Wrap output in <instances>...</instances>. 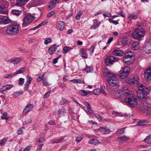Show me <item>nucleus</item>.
<instances>
[{"mask_svg": "<svg viewBox=\"0 0 151 151\" xmlns=\"http://www.w3.org/2000/svg\"><path fill=\"white\" fill-rule=\"evenodd\" d=\"M47 22L48 21L47 20H44L38 25L34 27L32 30H35L40 27L41 26L46 25L47 23Z\"/></svg>", "mask_w": 151, "mask_h": 151, "instance_id": "b1692460", "label": "nucleus"}, {"mask_svg": "<svg viewBox=\"0 0 151 151\" xmlns=\"http://www.w3.org/2000/svg\"><path fill=\"white\" fill-rule=\"evenodd\" d=\"M131 59H129L126 58V57H124L123 61L125 62V63L127 64L130 65L131 63L130 60Z\"/></svg>", "mask_w": 151, "mask_h": 151, "instance_id": "79ce46f5", "label": "nucleus"}, {"mask_svg": "<svg viewBox=\"0 0 151 151\" xmlns=\"http://www.w3.org/2000/svg\"><path fill=\"white\" fill-rule=\"evenodd\" d=\"M7 139L6 138H4L0 140V145L2 146L4 145L7 141Z\"/></svg>", "mask_w": 151, "mask_h": 151, "instance_id": "c03bdc74", "label": "nucleus"}, {"mask_svg": "<svg viewBox=\"0 0 151 151\" xmlns=\"http://www.w3.org/2000/svg\"><path fill=\"white\" fill-rule=\"evenodd\" d=\"M125 128H122L121 129H118L116 131V133L118 135L121 134L124 132Z\"/></svg>", "mask_w": 151, "mask_h": 151, "instance_id": "58836bf2", "label": "nucleus"}, {"mask_svg": "<svg viewBox=\"0 0 151 151\" xmlns=\"http://www.w3.org/2000/svg\"><path fill=\"white\" fill-rule=\"evenodd\" d=\"M107 81L109 85L111 86H115L119 83V80L117 75L112 74L107 78Z\"/></svg>", "mask_w": 151, "mask_h": 151, "instance_id": "20e7f679", "label": "nucleus"}, {"mask_svg": "<svg viewBox=\"0 0 151 151\" xmlns=\"http://www.w3.org/2000/svg\"><path fill=\"white\" fill-rule=\"evenodd\" d=\"M145 46L143 47V50L147 54H150L151 53V45L149 43H145Z\"/></svg>", "mask_w": 151, "mask_h": 151, "instance_id": "ddd939ff", "label": "nucleus"}, {"mask_svg": "<svg viewBox=\"0 0 151 151\" xmlns=\"http://www.w3.org/2000/svg\"><path fill=\"white\" fill-rule=\"evenodd\" d=\"M81 56L84 58H87L88 57V55L87 54V52L86 51L83 49H82L81 50Z\"/></svg>", "mask_w": 151, "mask_h": 151, "instance_id": "c9c22d12", "label": "nucleus"}, {"mask_svg": "<svg viewBox=\"0 0 151 151\" xmlns=\"http://www.w3.org/2000/svg\"><path fill=\"white\" fill-rule=\"evenodd\" d=\"M133 56V53L129 52L125 53L124 57L129 59H131Z\"/></svg>", "mask_w": 151, "mask_h": 151, "instance_id": "a19ab883", "label": "nucleus"}, {"mask_svg": "<svg viewBox=\"0 0 151 151\" xmlns=\"http://www.w3.org/2000/svg\"><path fill=\"white\" fill-rule=\"evenodd\" d=\"M65 26V22L63 21H60L57 22L56 25V28L60 31L63 30Z\"/></svg>", "mask_w": 151, "mask_h": 151, "instance_id": "4468645a", "label": "nucleus"}, {"mask_svg": "<svg viewBox=\"0 0 151 151\" xmlns=\"http://www.w3.org/2000/svg\"><path fill=\"white\" fill-rule=\"evenodd\" d=\"M100 92L101 93L104 94V95H105L106 93L102 86L101 87L100 89Z\"/></svg>", "mask_w": 151, "mask_h": 151, "instance_id": "338daca9", "label": "nucleus"}, {"mask_svg": "<svg viewBox=\"0 0 151 151\" xmlns=\"http://www.w3.org/2000/svg\"><path fill=\"white\" fill-rule=\"evenodd\" d=\"M20 28V26L17 23H12L7 26L6 32L9 35H15L19 33Z\"/></svg>", "mask_w": 151, "mask_h": 151, "instance_id": "f03ea898", "label": "nucleus"}, {"mask_svg": "<svg viewBox=\"0 0 151 151\" xmlns=\"http://www.w3.org/2000/svg\"><path fill=\"white\" fill-rule=\"evenodd\" d=\"M30 0H17L15 5L17 6L22 7L26 3H27Z\"/></svg>", "mask_w": 151, "mask_h": 151, "instance_id": "f3484780", "label": "nucleus"}, {"mask_svg": "<svg viewBox=\"0 0 151 151\" xmlns=\"http://www.w3.org/2000/svg\"><path fill=\"white\" fill-rule=\"evenodd\" d=\"M70 81L71 82L75 83H82V81L81 80L79 79H73L70 80Z\"/></svg>", "mask_w": 151, "mask_h": 151, "instance_id": "a18cd8bd", "label": "nucleus"}, {"mask_svg": "<svg viewBox=\"0 0 151 151\" xmlns=\"http://www.w3.org/2000/svg\"><path fill=\"white\" fill-rule=\"evenodd\" d=\"M83 14V12L81 10H79L78 13L75 17V18L77 20H79L81 16Z\"/></svg>", "mask_w": 151, "mask_h": 151, "instance_id": "ea45409f", "label": "nucleus"}, {"mask_svg": "<svg viewBox=\"0 0 151 151\" xmlns=\"http://www.w3.org/2000/svg\"><path fill=\"white\" fill-rule=\"evenodd\" d=\"M99 130L104 134H108L111 132L110 129L103 127H100L99 128Z\"/></svg>", "mask_w": 151, "mask_h": 151, "instance_id": "aec40b11", "label": "nucleus"}, {"mask_svg": "<svg viewBox=\"0 0 151 151\" xmlns=\"http://www.w3.org/2000/svg\"><path fill=\"white\" fill-rule=\"evenodd\" d=\"M100 25V22H99L98 23L95 25H93L91 27V29H95L98 27Z\"/></svg>", "mask_w": 151, "mask_h": 151, "instance_id": "09e8293b", "label": "nucleus"}, {"mask_svg": "<svg viewBox=\"0 0 151 151\" xmlns=\"http://www.w3.org/2000/svg\"><path fill=\"white\" fill-rule=\"evenodd\" d=\"M112 54L113 55L118 56H121L123 54V52L119 50H114Z\"/></svg>", "mask_w": 151, "mask_h": 151, "instance_id": "a878e982", "label": "nucleus"}, {"mask_svg": "<svg viewBox=\"0 0 151 151\" xmlns=\"http://www.w3.org/2000/svg\"><path fill=\"white\" fill-rule=\"evenodd\" d=\"M89 143L91 144L96 145L99 143V141L96 139L93 138L89 141Z\"/></svg>", "mask_w": 151, "mask_h": 151, "instance_id": "7c9ffc66", "label": "nucleus"}, {"mask_svg": "<svg viewBox=\"0 0 151 151\" xmlns=\"http://www.w3.org/2000/svg\"><path fill=\"white\" fill-rule=\"evenodd\" d=\"M52 41V40L51 38H48L45 40L44 42V43L45 45H47L51 42Z\"/></svg>", "mask_w": 151, "mask_h": 151, "instance_id": "8fccbe9b", "label": "nucleus"}, {"mask_svg": "<svg viewBox=\"0 0 151 151\" xmlns=\"http://www.w3.org/2000/svg\"><path fill=\"white\" fill-rule=\"evenodd\" d=\"M64 139V138H61L58 139H54L52 140L50 143L51 144L58 143L61 142Z\"/></svg>", "mask_w": 151, "mask_h": 151, "instance_id": "393cba45", "label": "nucleus"}, {"mask_svg": "<svg viewBox=\"0 0 151 151\" xmlns=\"http://www.w3.org/2000/svg\"><path fill=\"white\" fill-rule=\"evenodd\" d=\"M27 80L26 83H25V86L24 88V90L26 91L28 89L29 85L30 84L31 81L32 80V78L30 76H27Z\"/></svg>", "mask_w": 151, "mask_h": 151, "instance_id": "2eb2a0df", "label": "nucleus"}, {"mask_svg": "<svg viewBox=\"0 0 151 151\" xmlns=\"http://www.w3.org/2000/svg\"><path fill=\"white\" fill-rule=\"evenodd\" d=\"M34 105L29 104L27 105L25 108L23 110V112L24 114H27L33 108Z\"/></svg>", "mask_w": 151, "mask_h": 151, "instance_id": "dca6fc26", "label": "nucleus"}, {"mask_svg": "<svg viewBox=\"0 0 151 151\" xmlns=\"http://www.w3.org/2000/svg\"><path fill=\"white\" fill-rule=\"evenodd\" d=\"M121 42L123 46H126L128 43V40L126 37H123L121 39Z\"/></svg>", "mask_w": 151, "mask_h": 151, "instance_id": "412c9836", "label": "nucleus"}, {"mask_svg": "<svg viewBox=\"0 0 151 151\" xmlns=\"http://www.w3.org/2000/svg\"><path fill=\"white\" fill-rule=\"evenodd\" d=\"M11 13L14 15L18 16L22 13V12L21 11L14 9L13 10Z\"/></svg>", "mask_w": 151, "mask_h": 151, "instance_id": "4c0bfd02", "label": "nucleus"}, {"mask_svg": "<svg viewBox=\"0 0 151 151\" xmlns=\"http://www.w3.org/2000/svg\"><path fill=\"white\" fill-rule=\"evenodd\" d=\"M60 0H51L49 3L48 7L49 8L52 9L55 6V4L58 3Z\"/></svg>", "mask_w": 151, "mask_h": 151, "instance_id": "6ab92c4d", "label": "nucleus"}, {"mask_svg": "<svg viewBox=\"0 0 151 151\" xmlns=\"http://www.w3.org/2000/svg\"><path fill=\"white\" fill-rule=\"evenodd\" d=\"M126 102L131 107H134L137 104V99L132 94L129 93L125 99Z\"/></svg>", "mask_w": 151, "mask_h": 151, "instance_id": "7ed1b4c3", "label": "nucleus"}, {"mask_svg": "<svg viewBox=\"0 0 151 151\" xmlns=\"http://www.w3.org/2000/svg\"><path fill=\"white\" fill-rule=\"evenodd\" d=\"M103 73L106 77H107L109 75L110 76L113 74L109 70L106 69H104L103 70Z\"/></svg>", "mask_w": 151, "mask_h": 151, "instance_id": "cd10ccee", "label": "nucleus"}, {"mask_svg": "<svg viewBox=\"0 0 151 151\" xmlns=\"http://www.w3.org/2000/svg\"><path fill=\"white\" fill-rule=\"evenodd\" d=\"M23 93L22 91H18L14 92L12 94V96L15 97L18 96L22 95Z\"/></svg>", "mask_w": 151, "mask_h": 151, "instance_id": "c756f323", "label": "nucleus"}, {"mask_svg": "<svg viewBox=\"0 0 151 151\" xmlns=\"http://www.w3.org/2000/svg\"><path fill=\"white\" fill-rule=\"evenodd\" d=\"M145 113L147 115H151V108L148 107H147L145 109Z\"/></svg>", "mask_w": 151, "mask_h": 151, "instance_id": "37998d69", "label": "nucleus"}, {"mask_svg": "<svg viewBox=\"0 0 151 151\" xmlns=\"http://www.w3.org/2000/svg\"><path fill=\"white\" fill-rule=\"evenodd\" d=\"M6 87V90H9L13 87V85L11 84H7L4 85Z\"/></svg>", "mask_w": 151, "mask_h": 151, "instance_id": "4d7b16f0", "label": "nucleus"}, {"mask_svg": "<svg viewBox=\"0 0 151 151\" xmlns=\"http://www.w3.org/2000/svg\"><path fill=\"white\" fill-rule=\"evenodd\" d=\"M139 42L138 41H135L132 45V49L133 50H137L138 48Z\"/></svg>", "mask_w": 151, "mask_h": 151, "instance_id": "4be33fe9", "label": "nucleus"}, {"mask_svg": "<svg viewBox=\"0 0 151 151\" xmlns=\"http://www.w3.org/2000/svg\"><path fill=\"white\" fill-rule=\"evenodd\" d=\"M6 87L4 85L3 86L0 88L1 90L0 91V93H2L3 92L5 91L6 90Z\"/></svg>", "mask_w": 151, "mask_h": 151, "instance_id": "0e129e2a", "label": "nucleus"}, {"mask_svg": "<svg viewBox=\"0 0 151 151\" xmlns=\"http://www.w3.org/2000/svg\"><path fill=\"white\" fill-rule=\"evenodd\" d=\"M26 70L25 68H22L16 71L15 73V74L17 75L19 74L24 73Z\"/></svg>", "mask_w": 151, "mask_h": 151, "instance_id": "f704fd0d", "label": "nucleus"}, {"mask_svg": "<svg viewBox=\"0 0 151 151\" xmlns=\"http://www.w3.org/2000/svg\"><path fill=\"white\" fill-rule=\"evenodd\" d=\"M118 58L112 56H109L105 59L104 61L105 65L107 66H110L114 63L117 61Z\"/></svg>", "mask_w": 151, "mask_h": 151, "instance_id": "0eeeda50", "label": "nucleus"}, {"mask_svg": "<svg viewBox=\"0 0 151 151\" xmlns=\"http://www.w3.org/2000/svg\"><path fill=\"white\" fill-rule=\"evenodd\" d=\"M94 47L93 46H91V47L88 50V51L89 52L91 53H92L94 51Z\"/></svg>", "mask_w": 151, "mask_h": 151, "instance_id": "774afa93", "label": "nucleus"}, {"mask_svg": "<svg viewBox=\"0 0 151 151\" xmlns=\"http://www.w3.org/2000/svg\"><path fill=\"white\" fill-rule=\"evenodd\" d=\"M79 92L81 95L84 96L87 95L90 93V92L89 91H86L83 90H80Z\"/></svg>", "mask_w": 151, "mask_h": 151, "instance_id": "c85d7f7f", "label": "nucleus"}, {"mask_svg": "<svg viewBox=\"0 0 151 151\" xmlns=\"http://www.w3.org/2000/svg\"><path fill=\"white\" fill-rule=\"evenodd\" d=\"M93 69L91 67L88 66H86V68L84 69L85 71L87 73L93 71Z\"/></svg>", "mask_w": 151, "mask_h": 151, "instance_id": "49530a36", "label": "nucleus"}, {"mask_svg": "<svg viewBox=\"0 0 151 151\" xmlns=\"http://www.w3.org/2000/svg\"><path fill=\"white\" fill-rule=\"evenodd\" d=\"M139 80L138 76L136 75H132L130 78L127 80V82L130 85H133L137 83Z\"/></svg>", "mask_w": 151, "mask_h": 151, "instance_id": "9b49d317", "label": "nucleus"}, {"mask_svg": "<svg viewBox=\"0 0 151 151\" xmlns=\"http://www.w3.org/2000/svg\"><path fill=\"white\" fill-rule=\"evenodd\" d=\"M144 74L146 81H148L151 80V66L146 69Z\"/></svg>", "mask_w": 151, "mask_h": 151, "instance_id": "1a4fd4ad", "label": "nucleus"}, {"mask_svg": "<svg viewBox=\"0 0 151 151\" xmlns=\"http://www.w3.org/2000/svg\"><path fill=\"white\" fill-rule=\"evenodd\" d=\"M67 100L65 99H62L61 100L60 103L62 105H63L67 103Z\"/></svg>", "mask_w": 151, "mask_h": 151, "instance_id": "e2e57ef3", "label": "nucleus"}, {"mask_svg": "<svg viewBox=\"0 0 151 151\" xmlns=\"http://www.w3.org/2000/svg\"><path fill=\"white\" fill-rule=\"evenodd\" d=\"M145 34V31L143 29H136L135 30L133 34L134 38L137 40H139L142 38Z\"/></svg>", "mask_w": 151, "mask_h": 151, "instance_id": "39448f33", "label": "nucleus"}, {"mask_svg": "<svg viewBox=\"0 0 151 151\" xmlns=\"http://www.w3.org/2000/svg\"><path fill=\"white\" fill-rule=\"evenodd\" d=\"M15 75L14 73L11 74H6L4 75V77L5 78H9L12 77Z\"/></svg>", "mask_w": 151, "mask_h": 151, "instance_id": "5fc2aeb1", "label": "nucleus"}, {"mask_svg": "<svg viewBox=\"0 0 151 151\" xmlns=\"http://www.w3.org/2000/svg\"><path fill=\"white\" fill-rule=\"evenodd\" d=\"M114 95L115 96L116 99L119 98L121 96L120 94V93L119 92H116L114 93Z\"/></svg>", "mask_w": 151, "mask_h": 151, "instance_id": "052dcab7", "label": "nucleus"}, {"mask_svg": "<svg viewBox=\"0 0 151 151\" xmlns=\"http://www.w3.org/2000/svg\"><path fill=\"white\" fill-rule=\"evenodd\" d=\"M138 15L137 14L133 13L129 14L127 17L129 20L135 19L137 18Z\"/></svg>", "mask_w": 151, "mask_h": 151, "instance_id": "5701e85b", "label": "nucleus"}, {"mask_svg": "<svg viewBox=\"0 0 151 151\" xmlns=\"http://www.w3.org/2000/svg\"><path fill=\"white\" fill-rule=\"evenodd\" d=\"M1 4L0 5V13L3 14H7L8 10L6 8L9 5V2L5 0L0 1Z\"/></svg>", "mask_w": 151, "mask_h": 151, "instance_id": "423d86ee", "label": "nucleus"}, {"mask_svg": "<svg viewBox=\"0 0 151 151\" xmlns=\"http://www.w3.org/2000/svg\"><path fill=\"white\" fill-rule=\"evenodd\" d=\"M47 78H45L42 80L43 84L45 86H47L49 85L48 83L47 82Z\"/></svg>", "mask_w": 151, "mask_h": 151, "instance_id": "864d4df0", "label": "nucleus"}, {"mask_svg": "<svg viewBox=\"0 0 151 151\" xmlns=\"http://www.w3.org/2000/svg\"><path fill=\"white\" fill-rule=\"evenodd\" d=\"M138 87V91L137 92L138 98L141 100L146 101L147 96L150 94L151 91L150 88L146 87L142 84Z\"/></svg>", "mask_w": 151, "mask_h": 151, "instance_id": "f257e3e1", "label": "nucleus"}, {"mask_svg": "<svg viewBox=\"0 0 151 151\" xmlns=\"http://www.w3.org/2000/svg\"><path fill=\"white\" fill-rule=\"evenodd\" d=\"M87 111H86V112L87 114H88V113H89L90 114H93V111L91 109V107H90L89 108H87Z\"/></svg>", "mask_w": 151, "mask_h": 151, "instance_id": "13d9d810", "label": "nucleus"}, {"mask_svg": "<svg viewBox=\"0 0 151 151\" xmlns=\"http://www.w3.org/2000/svg\"><path fill=\"white\" fill-rule=\"evenodd\" d=\"M58 46L59 45L56 46L55 44L52 45L48 49V53L51 55H52L55 52Z\"/></svg>", "mask_w": 151, "mask_h": 151, "instance_id": "a211bd4d", "label": "nucleus"}, {"mask_svg": "<svg viewBox=\"0 0 151 151\" xmlns=\"http://www.w3.org/2000/svg\"><path fill=\"white\" fill-rule=\"evenodd\" d=\"M66 110L64 109H61L58 110V112L60 115H63Z\"/></svg>", "mask_w": 151, "mask_h": 151, "instance_id": "603ef678", "label": "nucleus"}, {"mask_svg": "<svg viewBox=\"0 0 151 151\" xmlns=\"http://www.w3.org/2000/svg\"><path fill=\"white\" fill-rule=\"evenodd\" d=\"M94 115L96 118L100 121H101L102 119V117L98 114H94Z\"/></svg>", "mask_w": 151, "mask_h": 151, "instance_id": "6e6d98bb", "label": "nucleus"}, {"mask_svg": "<svg viewBox=\"0 0 151 151\" xmlns=\"http://www.w3.org/2000/svg\"><path fill=\"white\" fill-rule=\"evenodd\" d=\"M145 142L147 143H151V138L150 136H147L145 139Z\"/></svg>", "mask_w": 151, "mask_h": 151, "instance_id": "de8ad7c7", "label": "nucleus"}, {"mask_svg": "<svg viewBox=\"0 0 151 151\" xmlns=\"http://www.w3.org/2000/svg\"><path fill=\"white\" fill-rule=\"evenodd\" d=\"M118 139L124 142L127 141L129 139V137H127L125 135H124L122 136L118 137Z\"/></svg>", "mask_w": 151, "mask_h": 151, "instance_id": "72a5a7b5", "label": "nucleus"}, {"mask_svg": "<svg viewBox=\"0 0 151 151\" xmlns=\"http://www.w3.org/2000/svg\"><path fill=\"white\" fill-rule=\"evenodd\" d=\"M19 85H22L24 83V80L23 78H20L19 79Z\"/></svg>", "mask_w": 151, "mask_h": 151, "instance_id": "680f3d73", "label": "nucleus"}, {"mask_svg": "<svg viewBox=\"0 0 151 151\" xmlns=\"http://www.w3.org/2000/svg\"><path fill=\"white\" fill-rule=\"evenodd\" d=\"M72 49L73 48L72 47H70L67 46H65L63 48V53L66 54L70 50Z\"/></svg>", "mask_w": 151, "mask_h": 151, "instance_id": "473e14b6", "label": "nucleus"}, {"mask_svg": "<svg viewBox=\"0 0 151 151\" xmlns=\"http://www.w3.org/2000/svg\"><path fill=\"white\" fill-rule=\"evenodd\" d=\"M146 122V120H141L138 122L137 124L138 126H143L145 124Z\"/></svg>", "mask_w": 151, "mask_h": 151, "instance_id": "3c124183", "label": "nucleus"}, {"mask_svg": "<svg viewBox=\"0 0 151 151\" xmlns=\"http://www.w3.org/2000/svg\"><path fill=\"white\" fill-rule=\"evenodd\" d=\"M1 113L2 114V116H1V119L5 120H7L9 119L7 113L6 112H1Z\"/></svg>", "mask_w": 151, "mask_h": 151, "instance_id": "e433bc0d", "label": "nucleus"}, {"mask_svg": "<svg viewBox=\"0 0 151 151\" xmlns=\"http://www.w3.org/2000/svg\"><path fill=\"white\" fill-rule=\"evenodd\" d=\"M84 105L87 107V108H89L91 107V106L89 103L87 101H86L84 103Z\"/></svg>", "mask_w": 151, "mask_h": 151, "instance_id": "69168bd1", "label": "nucleus"}, {"mask_svg": "<svg viewBox=\"0 0 151 151\" xmlns=\"http://www.w3.org/2000/svg\"><path fill=\"white\" fill-rule=\"evenodd\" d=\"M55 14V12L54 11H52L48 13L47 15V17H50L52 16Z\"/></svg>", "mask_w": 151, "mask_h": 151, "instance_id": "bf43d9fd", "label": "nucleus"}, {"mask_svg": "<svg viewBox=\"0 0 151 151\" xmlns=\"http://www.w3.org/2000/svg\"><path fill=\"white\" fill-rule=\"evenodd\" d=\"M21 61V59L19 57H16L13 59H11L6 60V61L10 63H12L14 64H18L20 63Z\"/></svg>", "mask_w": 151, "mask_h": 151, "instance_id": "f8f14e48", "label": "nucleus"}, {"mask_svg": "<svg viewBox=\"0 0 151 151\" xmlns=\"http://www.w3.org/2000/svg\"><path fill=\"white\" fill-rule=\"evenodd\" d=\"M3 24H7L9 23L10 22L9 20L8 17L6 16H4L2 17Z\"/></svg>", "mask_w": 151, "mask_h": 151, "instance_id": "2f4dec72", "label": "nucleus"}, {"mask_svg": "<svg viewBox=\"0 0 151 151\" xmlns=\"http://www.w3.org/2000/svg\"><path fill=\"white\" fill-rule=\"evenodd\" d=\"M34 19L33 17L30 14H26L23 19V22L22 24V27H25L28 26V24Z\"/></svg>", "mask_w": 151, "mask_h": 151, "instance_id": "6e6552de", "label": "nucleus"}, {"mask_svg": "<svg viewBox=\"0 0 151 151\" xmlns=\"http://www.w3.org/2000/svg\"><path fill=\"white\" fill-rule=\"evenodd\" d=\"M130 71V68L128 66H125L123 69L122 73L119 74V76L122 78H124L128 74Z\"/></svg>", "mask_w": 151, "mask_h": 151, "instance_id": "9d476101", "label": "nucleus"}, {"mask_svg": "<svg viewBox=\"0 0 151 151\" xmlns=\"http://www.w3.org/2000/svg\"><path fill=\"white\" fill-rule=\"evenodd\" d=\"M45 74V73H40L37 77V81L38 82H40L44 79L45 78H44Z\"/></svg>", "mask_w": 151, "mask_h": 151, "instance_id": "bb28decb", "label": "nucleus"}]
</instances>
